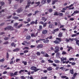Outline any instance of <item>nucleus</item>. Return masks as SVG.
I'll use <instances>...</instances> for the list:
<instances>
[{"instance_id":"nucleus-56","label":"nucleus","mask_w":79,"mask_h":79,"mask_svg":"<svg viewBox=\"0 0 79 79\" xmlns=\"http://www.w3.org/2000/svg\"><path fill=\"white\" fill-rule=\"evenodd\" d=\"M63 11H65V10H66L67 9V8L66 7H65L64 8H63Z\"/></svg>"},{"instance_id":"nucleus-11","label":"nucleus","mask_w":79,"mask_h":79,"mask_svg":"<svg viewBox=\"0 0 79 79\" xmlns=\"http://www.w3.org/2000/svg\"><path fill=\"white\" fill-rule=\"evenodd\" d=\"M28 44V43L26 41H24L23 43H22V44L23 45H25V44Z\"/></svg>"},{"instance_id":"nucleus-32","label":"nucleus","mask_w":79,"mask_h":79,"mask_svg":"<svg viewBox=\"0 0 79 79\" xmlns=\"http://www.w3.org/2000/svg\"><path fill=\"white\" fill-rule=\"evenodd\" d=\"M36 55H37L38 56H40V53L39 52H37L36 53Z\"/></svg>"},{"instance_id":"nucleus-29","label":"nucleus","mask_w":79,"mask_h":79,"mask_svg":"<svg viewBox=\"0 0 79 79\" xmlns=\"http://www.w3.org/2000/svg\"><path fill=\"white\" fill-rule=\"evenodd\" d=\"M63 15V14L62 13H59V16H62Z\"/></svg>"},{"instance_id":"nucleus-37","label":"nucleus","mask_w":79,"mask_h":79,"mask_svg":"<svg viewBox=\"0 0 79 79\" xmlns=\"http://www.w3.org/2000/svg\"><path fill=\"white\" fill-rule=\"evenodd\" d=\"M60 53L58 52L56 53V56H60Z\"/></svg>"},{"instance_id":"nucleus-8","label":"nucleus","mask_w":79,"mask_h":79,"mask_svg":"<svg viewBox=\"0 0 79 79\" xmlns=\"http://www.w3.org/2000/svg\"><path fill=\"white\" fill-rule=\"evenodd\" d=\"M60 60H61V61H66V60H67V59H66V57H65V58L62 57L61 58Z\"/></svg>"},{"instance_id":"nucleus-16","label":"nucleus","mask_w":79,"mask_h":79,"mask_svg":"<svg viewBox=\"0 0 79 79\" xmlns=\"http://www.w3.org/2000/svg\"><path fill=\"white\" fill-rule=\"evenodd\" d=\"M44 39H40V40H37L36 42V43H39V42H40V41L42 40H44Z\"/></svg>"},{"instance_id":"nucleus-35","label":"nucleus","mask_w":79,"mask_h":79,"mask_svg":"<svg viewBox=\"0 0 79 79\" xmlns=\"http://www.w3.org/2000/svg\"><path fill=\"white\" fill-rule=\"evenodd\" d=\"M48 61L49 62V63H53V61L52 60H49Z\"/></svg>"},{"instance_id":"nucleus-6","label":"nucleus","mask_w":79,"mask_h":79,"mask_svg":"<svg viewBox=\"0 0 79 79\" xmlns=\"http://www.w3.org/2000/svg\"><path fill=\"white\" fill-rule=\"evenodd\" d=\"M43 47V45L42 44H39L37 46V48H42Z\"/></svg>"},{"instance_id":"nucleus-3","label":"nucleus","mask_w":79,"mask_h":79,"mask_svg":"<svg viewBox=\"0 0 79 79\" xmlns=\"http://www.w3.org/2000/svg\"><path fill=\"white\" fill-rule=\"evenodd\" d=\"M6 29L13 31V27L11 26H8L7 27L5 28V30H6Z\"/></svg>"},{"instance_id":"nucleus-17","label":"nucleus","mask_w":79,"mask_h":79,"mask_svg":"<svg viewBox=\"0 0 79 79\" xmlns=\"http://www.w3.org/2000/svg\"><path fill=\"white\" fill-rule=\"evenodd\" d=\"M69 40H71V42H73V41H74V40H76V38H75L74 39L73 38H72V39L69 38Z\"/></svg>"},{"instance_id":"nucleus-1","label":"nucleus","mask_w":79,"mask_h":79,"mask_svg":"<svg viewBox=\"0 0 79 79\" xmlns=\"http://www.w3.org/2000/svg\"><path fill=\"white\" fill-rule=\"evenodd\" d=\"M30 69L32 71H35V72H36V71H38L40 69H37V67L34 66L31 67Z\"/></svg>"},{"instance_id":"nucleus-64","label":"nucleus","mask_w":79,"mask_h":79,"mask_svg":"<svg viewBox=\"0 0 79 79\" xmlns=\"http://www.w3.org/2000/svg\"><path fill=\"white\" fill-rule=\"evenodd\" d=\"M39 11L37 10L35 12V14H36V13H39Z\"/></svg>"},{"instance_id":"nucleus-43","label":"nucleus","mask_w":79,"mask_h":79,"mask_svg":"<svg viewBox=\"0 0 79 79\" xmlns=\"http://www.w3.org/2000/svg\"><path fill=\"white\" fill-rule=\"evenodd\" d=\"M31 37H35V35H34V34L32 33L31 35Z\"/></svg>"},{"instance_id":"nucleus-10","label":"nucleus","mask_w":79,"mask_h":79,"mask_svg":"<svg viewBox=\"0 0 79 79\" xmlns=\"http://www.w3.org/2000/svg\"><path fill=\"white\" fill-rule=\"evenodd\" d=\"M70 73H71V74H74V70L73 69H71L70 70Z\"/></svg>"},{"instance_id":"nucleus-39","label":"nucleus","mask_w":79,"mask_h":79,"mask_svg":"<svg viewBox=\"0 0 79 79\" xmlns=\"http://www.w3.org/2000/svg\"><path fill=\"white\" fill-rule=\"evenodd\" d=\"M29 51L28 50H25L23 51V53H27Z\"/></svg>"},{"instance_id":"nucleus-59","label":"nucleus","mask_w":79,"mask_h":79,"mask_svg":"<svg viewBox=\"0 0 79 79\" xmlns=\"http://www.w3.org/2000/svg\"><path fill=\"white\" fill-rule=\"evenodd\" d=\"M18 26V23H16L15 24V25H14L15 27H16V26Z\"/></svg>"},{"instance_id":"nucleus-50","label":"nucleus","mask_w":79,"mask_h":79,"mask_svg":"<svg viewBox=\"0 0 79 79\" xmlns=\"http://www.w3.org/2000/svg\"><path fill=\"white\" fill-rule=\"evenodd\" d=\"M49 12H52L53 11V10H52V9H50L49 10Z\"/></svg>"},{"instance_id":"nucleus-63","label":"nucleus","mask_w":79,"mask_h":79,"mask_svg":"<svg viewBox=\"0 0 79 79\" xmlns=\"http://www.w3.org/2000/svg\"><path fill=\"white\" fill-rule=\"evenodd\" d=\"M66 41L67 42H69V40L68 39H66Z\"/></svg>"},{"instance_id":"nucleus-49","label":"nucleus","mask_w":79,"mask_h":79,"mask_svg":"<svg viewBox=\"0 0 79 79\" xmlns=\"http://www.w3.org/2000/svg\"><path fill=\"white\" fill-rule=\"evenodd\" d=\"M40 3V2H36L35 4L38 5L37 6H38V5H39Z\"/></svg>"},{"instance_id":"nucleus-33","label":"nucleus","mask_w":79,"mask_h":79,"mask_svg":"<svg viewBox=\"0 0 79 79\" xmlns=\"http://www.w3.org/2000/svg\"><path fill=\"white\" fill-rule=\"evenodd\" d=\"M69 61H71V60H72V61H74V59L73 58H70L69 59Z\"/></svg>"},{"instance_id":"nucleus-53","label":"nucleus","mask_w":79,"mask_h":79,"mask_svg":"<svg viewBox=\"0 0 79 79\" xmlns=\"http://www.w3.org/2000/svg\"><path fill=\"white\" fill-rule=\"evenodd\" d=\"M47 23H45L44 24L43 23V26L44 27H45L47 25Z\"/></svg>"},{"instance_id":"nucleus-38","label":"nucleus","mask_w":79,"mask_h":79,"mask_svg":"<svg viewBox=\"0 0 79 79\" xmlns=\"http://www.w3.org/2000/svg\"><path fill=\"white\" fill-rule=\"evenodd\" d=\"M14 74V76H16L17 75H18V72H15Z\"/></svg>"},{"instance_id":"nucleus-25","label":"nucleus","mask_w":79,"mask_h":79,"mask_svg":"<svg viewBox=\"0 0 79 79\" xmlns=\"http://www.w3.org/2000/svg\"><path fill=\"white\" fill-rule=\"evenodd\" d=\"M62 33H60L59 34V37H62Z\"/></svg>"},{"instance_id":"nucleus-28","label":"nucleus","mask_w":79,"mask_h":79,"mask_svg":"<svg viewBox=\"0 0 79 79\" xmlns=\"http://www.w3.org/2000/svg\"><path fill=\"white\" fill-rule=\"evenodd\" d=\"M22 63L24 64V65H26L27 64V62L23 61Z\"/></svg>"},{"instance_id":"nucleus-14","label":"nucleus","mask_w":79,"mask_h":79,"mask_svg":"<svg viewBox=\"0 0 79 79\" xmlns=\"http://www.w3.org/2000/svg\"><path fill=\"white\" fill-rule=\"evenodd\" d=\"M19 50V49L18 48H16L13 50V52H18Z\"/></svg>"},{"instance_id":"nucleus-34","label":"nucleus","mask_w":79,"mask_h":79,"mask_svg":"<svg viewBox=\"0 0 79 79\" xmlns=\"http://www.w3.org/2000/svg\"><path fill=\"white\" fill-rule=\"evenodd\" d=\"M67 53L63 51L62 53V55H66Z\"/></svg>"},{"instance_id":"nucleus-60","label":"nucleus","mask_w":79,"mask_h":79,"mask_svg":"<svg viewBox=\"0 0 79 79\" xmlns=\"http://www.w3.org/2000/svg\"><path fill=\"white\" fill-rule=\"evenodd\" d=\"M1 5H4L5 3H4V2H1Z\"/></svg>"},{"instance_id":"nucleus-62","label":"nucleus","mask_w":79,"mask_h":79,"mask_svg":"<svg viewBox=\"0 0 79 79\" xmlns=\"http://www.w3.org/2000/svg\"><path fill=\"white\" fill-rule=\"evenodd\" d=\"M52 64L54 66H55V67L56 66V64H55L53 63Z\"/></svg>"},{"instance_id":"nucleus-15","label":"nucleus","mask_w":79,"mask_h":79,"mask_svg":"<svg viewBox=\"0 0 79 79\" xmlns=\"http://www.w3.org/2000/svg\"><path fill=\"white\" fill-rule=\"evenodd\" d=\"M47 69L48 71H50L52 70V68L51 67H49V68H48Z\"/></svg>"},{"instance_id":"nucleus-13","label":"nucleus","mask_w":79,"mask_h":79,"mask_svg":"<svg viewBox=\"0 0 79 79\" xmlns=\"http://www.w3.org/2000/svg\"><path fill=\"white\" fill-rule=\"evenodd\" d=\"M23 11V9H18V10H17V12L18 13H20V12H21V11Z\"/></svg>"},{"instance_id":"nucleus-52","label":"nucleus","mask_w":79,"mask_h":79,"mask_svg":"<svg viewBox=\"0 0 79 79\" xmlns=\"http://www.w3.org/2000/svg\"><path fill=\"white\" fill-rule=\"evenodd\" d=\"M8 44V42L6 41L3 43V44Z\"/></svg>"},{"instance_id":"nucleus-12","label":"nucleus","mask_w":79,"mask_h":79,"mask_svg":"<svg viewBox=\"0 0 79 79\" xmlns=\"http://www.w3.org/2000/svg\"><path fill=\"white\" fill-rule=\"evenodd\" d=\"M47 30H44L42 31V33L44 34H47Z\"/></svg>"},{"instance_id":"nucleus-4","label":"nucleus","mask_w":79,"mask_h":79,"mask_svg":"<svg viewBox=\"0 0 79 79\" xmlns=\"http://www.w3.org/2000/svg\"><path fill=\"white\" fill-rule=\"evenodd\" d=\"M59 47L58 46H56L55 47L54 49L56 50L54 51L55 53H57L58 52L60 51V50H59Z\"/></svg>"},{"instance_id":"nucleus-5","label":"nucleus","mask_w":79,"mask_h":79,"mask_svg":"<svg viewBox=\"0 0 79 79\" xmlns=\"http://www.w3.org/2000/svg\"><path fill=\"white\" fill-rule=\"evenodd\" d=\"M31 3V2L30 1L27 2V5L26 6L25 8H29V7Z\"/></svg>"},{"instance_id":"nucleus-51","label":"nucleus","mask_w":79,"mask_h":79,"mask_svg":"<svg viewBox=\"0 0 79 79\" xmlns=\"http://www.w3.org/2000/svg\"><path fill=\"white\" fill-rule=\"evenodd\" d=\"M23 26L22 24H21L20 26H19L18 27V28H20L21 27H22Z\"/></svg>"},{"instance_id":"nucleus-54","label":"nucleus","mask_w":79,"mask_h":79,"mask_svg":"<svg viewBox=\"0 0 79 79\" xmlns=\"http://www.w3.org/2000/svg\"><path fill=\"white\" fill-rule=\"evenodd\" d=\"M35 24V22L34 21H32L30 23V24Z\"/></svg>"},{"instance_id":"nucleus-40","label":"nucleus","mask_w":79,"mask_h":79,"mask_svg":"<svg viewBox=\"0 0 79 79\" xmlns=\"http://www.w3.org/2000/svg\"><path fill=\"white\" fill-rule=\"evenodd\" d=\"M15 45V43H12L11 44V45L12 46H13V45H14V47H15V45Z\"/></svg>"},{"instance_id":"nucleus-27","label":"nucleus","mask_w":79,"mask_h":79,"mask_svg":"<svg viewBox=\"0 0 79 79\" xmlns=\"http://www.w3.org/2000/svg\"><path fill=\"white\" fill-rule=\"evenodd\" d=\"M44 56H45V57H48L49 56L48 55V54L46 53L45 55H44Z\"/></svg>"},{"instance_id":"nucleus-44","label":"nucleus","mask_w":79,"mask_h":79,"mask_svg":"<svg viewBox=\"0 0 79 79\" xmlns=\"http://www.w3.org/2000/svg\"><path fill=\"white\" fill-rule=\"evenodd\" d=\"M62 78H63V79H64V78H66V76H62L61 77Z\"/></svg>"},{"instance_id":"nucleus-55","label":"nucleus","mask_w":79,"mask_h":79,"mask_svg":"<svg viewBox=\"0 0 79 79\" xmlns=\"http://www.w3.org/2000/svg\"><path fill=\"white\" fill-rule=\"evenodd\" d=\"M35 47V45H31V48H34Z\"/></svg>"},{"instance_id":"nucleus-36","label":"nucleus","mask_w":79,"mask_h":79,"mask_svg":"<svg viewBox=\"0 0 79 79\" xmlns=\"http://www.w3.org/2000/svg\"><path fill=\"white\" fill-rule=\"evenodd\" d=\"M5 61L4 58L0 60V62H3Z\"/></svg>"},{"instance_id":"nucleus-61","label":"nucleus","mask_w":79,"mask_h":79,"mask_svg":"<svg viewBox=\"0 0 79 79\" xmlns=\"http://www.w3.org/2000/svg\"><path fill=\"white\" fill-rule=\"evenodd\" d=\"M9 56V55H8V53H7V55H6V58H8V57Z\"/></svg>"},{"instance_id":"nucleus-24","label":"nucleus","mask_w":79,"mask_h":79,"mask_svg":"<svg viewBox=\"0 0 79 79\" xmlns=\"http://www.w3.org/2000/svg\"><path fill=\"white\" fill-rule=\"evenodd\" d=\"M42 20L43 21L45 20L44 22H45V21L47 20V19H46V18L45 17H42Z\"/></svg>"},{"instance_id":"nucleus-42","label":"nucleus","mask_w":79,"mask_h":79,"mask_svg":"<svg viewBox=\"0 0 79 79\" xmlns=\"http://www.w3.org/2000/svg\"><path fill=\"white\" fill-rule=\"evenodd\" d=\"M13 19H18V17H13Z\"/></svg>"},{"instance_id":"nucleus-26","label":"nucleus","mask_w":79,"mask_h":79,"mask_svg":"<svg viewBox=\"0 0 79 79\" xmlns=\"http://www.w3.org/2000/svg\"><path fill=\"white\" fill-rule=\"evenodd\" d=\"M53 24H50L49 26V27L50 28H52L53 27Z\"/></svg>"},{"instance_id":"nucleus-30","label":"nucleus","mask_w":79,"mask_h":79,"mask_svg":"<svg viewBox=\"0 0 79 79\" xmlns=\"http://www.w3.org/2000/svg\"><path fill=\"white\" fill-rule=\"evenodd\" d=\"M42 29V25H40L39 26V30L40 31V30H41Z\"/></svg>"},{"instance_id":"nucleus-22","label":"nucleus","mask_w":79,"mask_h":79,"mask_svg":"<svg viewBox=\"0 0 79 79\" xmlns=\"http://www.w3.org/2000/svg\"><path fill=\"white\" fill-rule=\"evenodd\" d=\"M54 15H56L57 16H58V15H59V12H55L54 13Z\"/></svg>"},{"instance_id":"nucleus-31","label":"nucleus","mask_w":79,"mask_h":79,"mask_svg":"<svg viewBox=\"0 0 79 79\" xmlns=\"http://www.w3.org/2000/svg\"><path fill=\"white\" fill-rule=\"evenodd\" d=\"M59 31V29L58 28L56 29H55L54 30V32H57V31Z\"/></svg>"},{"instance_id":"nucleus-7","label":"nucleus","mask_w":79,"mask_h":79,"mask_svg":"<svg viewBox=\"0 0 79 79\" xmlns=\"http://www.w3.org/2000/svg\"><path fill=\"white\" fill-rule=\"evenodd\" d=\"M79 12V11L78 10H76L74 12V13L72 14L71 15V16H74V14H77V13H78Z\"/></svg>"},{"instance_id":"nucleus-48","label":"nucleus","mask_w":79,"mask_h":79,"mask_svg":"<svg viewBox=\"0 0 79 79\" xmlns=\"http://www.w3.org/2000/svg\"><path fill=\"white\" fill-rule=\"evenodd\" d=\"M77 73H75L74 74H73V76L76 77V76H77Z\"/></svg>"},{"instance_id":"nucleus-41","label":"nucleus","mask_w":79,"mask_h":79,"mask_svg":"<svg viewBox=\"0 0 79 79\" xmlns=\"http://www.w3.org/2000/svg\"><path fill=\"white\" fill-rule=\"evenodd\" d=\"M70 21H74V18H72L70 19Z\"/></svg>"},{"instance_id":"nucleus-19","label":"nucleus","mask_w":79,"mask_h":79,"mask_svg":"<svg viewBox=\"0 0 79 79\" xmlns=\"http://www.w3.org/2000/svg\"><path fill=\"white\" fill-rule=\"evenodd\" d=\"M54 61L56 63H59L60 62V60H55Z\"/></svg>"},{"instance_id":"nucleus-45","label":"nucleus","mask_w":79,"mask_h":79,"mask_svg":"<svg viewBox=\"0 0 79 79\" xmlns=\"http://www.w3.org/2000/svg\"><path fill=\"white\" fill-rule=\"evenodd\" d=\"M24 70H21L20 71H19V73H23V72H24Z\"/></svg>"},{"instance_id":"nucleus-47","label":"nucleus","mask_w":79,"mask_h":79,"mask_svg":"<svg viewBox=\"0 0 79 79\" xmlns=\"http://www.w3.org/2000/svg\"><path fill=\"white\" fill-rule=\"evenodd\" d=\"M10 74L11 76H14V73H11Z\"/></svg>"},{"instance_id":"nucleus-2","label":"nucleus","mask_w":79,"mask_h":79,"mask_svg":"<svg viewBox=\"0 0 79 79\" xmlns=\"http://www.w3.org/2000/svg\"><path fill=\"white\" fill-rule=\"evenodd\" d=\"M61 41V39L60 38H56V40L54 41L55 44H60V42Z\"/></svg>"},{"instance_id":"nucleus-9","label":"nucleus","mask_w":79,"mask_h":79,"mask_svg":"<svg viewBox=\"0 0 79 79\" xmlns=\"http://www.w3.org/2000/svg\"><path fill=\"white\" fill-rule=\"evenodd\" d=\"M48 42H49V40H48L46 39L45 40H44V39L43 42H44V43H48Z\"/></svg>"},{"instance_id":"nucleus-57","label":"nucleus","mask_w":79,"mask_h":79,"mask_svg":"<svg viewBox=\"0 0 79 79\" xmlns=\"http://www.w3.org/2000/svg\"><path fill=\"white\" fill-rule=\"evenodd\" d=\"M67 48H69V49H72V47H69V46H67Z\"/></svg>"},{"instance_id":"nucleus-21","label":"nucleus","mask_w":79,"mask_h":79,"mask_svg":"<svg viewBox=\"0 0 79 79\" xmlns=\"http://www.w3.org/2000/svg\"><path fill=\"white\" fill-rule=\"evenodd\" d=\"M77 35V34H73L72 35L71 37H76Z\"/></svg>"},{"instance_id":"nucleus-20","label":"nucleus","mask_w":79,"mask_h":79,"mask_svg":"<svg viewBox=\"0 0 79 79\" xmlns=\"http://www.w3.org/2000/svg\"><path fill=\"white\" fill-rule=\"evenodd\" d=\"M46 3V0H43L41 2V3L42 4H45Z\"/></svg>"},{"instance_id":"nucleus-46","label":"nucleus","mask_w":79,"mask_h":79,"mask_svg":"<svg viewBox=\"0 0 79 79\" xmlns=\"http://www.w3.org/2000/svg\"><path fill=\"white\" fill-rule=\"evenodd\" d=\"M9 39V38L8 37H6L4 38V40H7Z\"/></svg>"},{"instance_id":"nucleus-18","label":"nucleus","mask_w":79,"mask_h":79,"mask_svg":"<svg viewBox=\"0 0 79 79\" xmlns=\"http://www.w3.org/2000/svg\"><path fill=\"white\" fill-rule=\"evenodd\" d=\"M26 39L27 40H30L31 39V36H27L26 37Z\"/></svg>"},{"instance_id":"nucleus-58","label":"nucleus","mask_w":79,"mask_h":79,"mask_svg":"<svg viewBox=\"0 0 79 79\" xmlns=\"http://www.w3.org/2000/svg\"><path fill=\"white\" fill-rule=\"evenodd\" d=\"M21 78L22 79H26V78L23 76H21Z\"/></svg>"},{"instance_id":"nucleus-23","label":"nucleus","mask_w":79,"mask_h":79,"mask_svg":"<svg viewBox=\"0 0 79 79\" xmlns=\"http://www.w3.org/2000/svg\"><path fill=\"white\" fill-rule=\"evenodd\" d=\"M56 2H58V0H54V1L52 2V4L54 5L55 3Z\"/></svg>"}]
</instances>
